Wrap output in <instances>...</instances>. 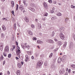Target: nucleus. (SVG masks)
Returning <instances> with one entry per match:
<instances>
[{
    "label": "nucleus",
    "mask_w": 75,
    "mask_h": 75,
    "mask_svg": "<svg viewBox=\"0 0 75 75\" xmlns=\"http://www.w3.org/2000/svg\"><path fill=\"white\" fill-rule=\"evenodd\" d=\"M42 64H43V62L42 61L40 60L38 62V63H37L36 66L37 68H40V67L42 65Z\"/></svg>",
    "instance_id": "f257e3e1"
},
{
    "label": "nucleus",
    "mask_w": 75,
    "mask_h": 75,
    "mask_svg": "<svg viewBox=\"0 0 75 75\" xmlns=\"http://www.w3.org/2000/svg\"><path fill=\"white\" fill-rule=\"evenodd\" d=\"M16 45H17V48L18 49V50L17 51V50H16V54L17 55H18V56L19 57V47L18 46V42H16Z\"/></svg>",
    "instance_id": "f03ea898"
},
{
    "label": "nucleus",
    "mask_w": 75,
    "mask_h": 75,
    "mask_svg": "<svg viewBox=\"0 0 75 75\" xmlns=\"http://www.w3.org/2000/svg\"><path fill=\"white\" fill-rule=\"evenodd\" d=\"M21 46L22 48H23V49H24L25 48H27V50H29L30 49V46H29V45H27L25 46H24L23 44H22Z\"/></svg>",
    "instance_id": "7ed1b4c3"
},
{
    "label": "nucleus",
    "mask_w": 75,
    "mask_h": 75,
    "mask_svg": "<svg viewBox=\"0 0 75 75\" xmlns=\"http://www.w3.org/2000/svg\"><path fill=\"white\" fill-rule=\"evenodd\" d=\"M59 37H60V38L62 40H64V38H65V36L62 33H60Z\"/></svg>",
    "instance_id": "20e7f679"
},
{
    "label": "nucleus",
    "mask_w": 75,
    "mask_h": 75,
    "mask_svg": "<svg viewBox=\"0 0 75 75\" xmlns=\"http://www.w3.org/2000/svg\"><path fill=\"white\" fill-rule=\"evenodd\" d=\"M20 8L21 10V11L23 12V13H24L25 12V11L24 10V9L23 8V6L22 5H21L20 6Z\"/></svg>",
    "instance_id": "39448f33"
},
{
    "label": "nucleus",
    "mask_w": 75,
    "mask_h": 75,
    "mask_svg": "<svg viewBox=\"0 0 75 75\" xmlns=\"http://www.w3.org/2000/svg\"><path fill=\"white\" fill-rule=\"evenodd\" d=\"M3 45H4V44L3 43H0V50L1 51H3Z\"/></svg>",
    "instance_id": "423d86ee"
},
{
    "label": "nucleus",
    "mask_w": 75,
    "mask_h": 75,
    "mask_svg": "<svg viewBox=\"0 0 75 75\" xmlns=\"http://www.w3.org/2000/svg\"><path fill=\"white\" fill-rule=\"evenodd\" d=\"M64 73H65V70H64V69H62L59 71V73L61 75L64 74Z\"/></svg>",
    "instance_id": "0eeeda50"
},
{
    "label": "nucleus",
    "mask_w": 75,
    "mask_h": 75,
    "mask_svg": "<svg viewBox=\"0 0 75 75\" xmlns=\"http://www.w3.org/2000/svg\"><path fill=\"white\" fill-rule=\"evenodd\" d=\"M67 59V55H64L62 59V62H65Z\"/></svg>",
    "instance_id": "6e6552de"
},
{
    "label": "nucleus",
    "mask_w": 75,
    "mask_h": 75,
    "mask_svg": "<svg viewBox=\"0 0 75 75\" xmlns=\"http://www.w3.org/2000/svg\"><path fill=\"white\" fill-rule=\"evenodd\" d=\"M9 50L8 49V46H6L5 48L4 51L5 52H8Z\"/></svg>",
    "instance_id": "1a4fd4ad"
},
{
    "label": "nucleus",
    "mask_w": 75,
    "mask_h": 75,
    "mask_svg": "<svg viewBox=\"0 0 75 75\" xmlns=\"http://www.w3.org/2000/svg\"><path fill=\"white\" fill-rule=\"evenodd\" d=\"M62 61V59L61 57H59L58 59V63L59 64H60L61 63V62Z\"/></svg>",
    "instance_id": "9d476101"
},
{
    "label": "nucleus",
    "mask_w": 75,
    "mask_h": 75,
    "mask_svg": "<svg viewBox=\"0 0 75 75\" xmlns=\"http://www.w3.org/2000/svg\"><path fill=\"white\" fill-rule=\"evenodd\" d=\"M44 8L46 9H47V8H48V6H47V5L45 2L44 3Z\"/></svg>",
    "instance_id": "9b49d317"
},
{
    "label": "nucleus",
    "mask_w": 75,
    "mask_h": 75,
    "mask_svg": "<svg viewBox=\"0 0 75 75\" xmlns=\"http://www.w3.org/2000/svg\"><path fill=\"white\" fill-rule=\"evenodd\" d=\"M11 6L12 7H14V2L13 1H11Z\"/></svg>",
    "instance_id": "f8f14e48"
},
{
    "label": "nucleus",
    "mask_w": 75,
    "mask_h": 75,
    "mask_svg": "<svg viewBox=\"0 0 75 75\" xmlns=\"http://www.w3.org/2000/svg\"><path fill=\"white\" fill-rule=\"evenodd\" d=\"M37 42L38 44H42V43H43V42L40 40H38L37 41Z\"/></svg>",
    "instance_id": "ddd939ff"
},
{
    "label": "nucleus",
    "mask_w": 75,
    "mask_h": 75,
    "mask_svg": "<svg viewBox=\"0 0 75 75\" xmlns=\"http://www.w3.org/2000/svg\"><path fill=\"white\" fill-rule=\"evenodd\" d=\"M73 47V44L72 43H71L70 44V46H69V48L70 49H71Z\"/></svg>",
    "instance_id": "4468645a"
},
{
    "label": "nucleus",
    "mask_w": 75,
    "mask_h": 75,
    "mask_svg": "<svg viewBox=\"0 0 75 75\" xmlns=\"http://www.w3.org/2000/svg\"><path fill=\"white\" fill-rule=\"evenodd\" d=\"M64 30H65L64 28H60L59 30L61 32L64 31Z\"/></svg>",
    "instance_id": "2eb2a0df"
},
{
    "label": "nucleus",
    "mask_w": 75,
    "mask_h": 75,
    "mask_svg": "<svg viewBox=\"0 0 75 75\" xmlns=\"http://www.w3.org/2000/svg\"><path fill=\"white\" fill-rule=\"evenodd\" d=\"M49 41V42H50V43H52V44H53L54 43V41L51 40H48Z\"/></svg>",
    "instance_id": "dca6fc26"
},
{
    "label": "nucleus",
    "mask_w": 75,
    "mask_h": 75,
    "mask_svg": "<svg viewBox=\"0 0 75 75\" xmlns=\"http://www.w3.org/2000/svg\"><path fill=\"white\" fill-rule=\"evenodd\" d=\"M55 34V32L54 31H53L51 33V35L52 37H54V34Z\"/></svg>",
    "instance_id": "f3484780"
},
{
    "label": "nucleus",
    "mask_w": 75,
    "mask_h": 75,
    "mask_svg": "<svg viewBox=\"0 0 75 75\" xmlns=\"http://www.w3.org/2000/svg\"><path fill=\"white\" fill-rule=\"evenodd\" d=\"M28 34L30 35H33V32L31 31H29L28 32Z\"/></svg>",
    "instance_id": "a211bd4d"
},
{
    "label": "nucleus",
    "mask_w": 75,
    "mask_h": 75,
    "mask_svg": "<svg viewBox=\"0 0 75 75\" xmlns=\"http://www.w3.org/2000/svg\"><path fill=\"white\" fill-rule=\"evenodd\" d=\"M67 46V42H65L64 44H63V47L64 48H65V47H66V46Z\"/></svg>",
    "instance_id": "6ab92c4d"
},
{
    "label": "nucleus",
    "mask_w": 75,
    "mask_h": 75,
    "mask_svg": "<svg viewBox=\"0 0 75 75\" xmlns=\"http://www.w3.org/2000/svg\"><path fill=\"white\" fill-rule=\"evenodd\" d=\"M5 35L3 33H1V38H4V37Z\"/></svg>",
    "instance_id": "aec40b11"
},
{
    "label": "nucleus",
    "mask_w": 75,
    "mask_h": 75,
    "mask_svg": "<svg viewBox=\"0 0 75 75\" xmlns=\"http://www.w3.org/2000/svg\"><path fill=\"white\" fill-rule=\"evenodd\" d=\"M4 59V57L3 56V55H2L1 57H0V61H1Z\"/></svg>",
    "instance_id": "412c9836"
},
{
    "label": "nucleus",
    "mask_w": 75,
    "mask_h": 75,
    "mask_svg": "<svg viewBox=\"0 0 75 75\" xmlns=\"http://www.w3.org/2000/svg\"><path fill=\"white\" fill-rule=\"evenodd\" d=\"M38 29L41 28V25L40 24H39L38 26Z\"/></svg>",
    "instance_id": "4be33fe9"
},
{
    "label": "nucleus",
    "mask_w": 75,
    "mask_h": 75,
    "mask_svg": "<svg viewBox=\"0 0 75 75\" xmlns=\"http://www.w3.org/2000/svg\"><path fill=\"white\" fill-rule=\"evenodd\" d=\"M2 28L3 30H4V31L6 30V28H5V26L4 25L2 26Z\"/></svg>",
    "instance_id": "5701e85b"
},
{
    "label": "nucleus",
    "mask_w": 75,
    "mask_h": 75,
    "mask_svg": "<svg viewBox=\"0 0 75 75\" xmlns=\"http://www.w3.org/2000/svg\"><path fill=\"white\" fill-rule=\"evenodd\" d=\"M25 21H26V22H28L29 21V19L28 18H27V17H26L25 19Z\"/></svg>",
    "instance_id": "b1692460"
},
{
    "label": "nucleus",
    "mask_w": 75,
    "mask_h": 75,
    "mask_svg": "<svg viewBox=\"0 0 75 75\" xmlns=\"http://www.w3.org/2000/svg\"><path fill=\"white\" fill-rule=\"evenodd\" d=\"M57 16H61L62 14L61 13H57Z\"/></svg>",
    "instance_id": "393cba45"
},
{
    "label": "nucleus",
    "mask_w": 75,
    "mask_h": 75,
    "mask_svg": "<svg viewBox=\"0 0 75 75\" xmlns=\"http://www.w3.org/2000/svg\"><path fill=\"white\" fill-rule=\"evenodd\" d=\"M58 45H61V42L59 41L58 42Z\"/></svg>",
    "instance_id": "a878e982"
},
{
    "label": "nucleus",
    "mask_w": 75,
    "mask_h": 75,
    "mask_svg": "<svg viewBox=\"0 0 75 75\" xmlns=\"http://www.w3.org/2000/svg\"><path fill=\"white\" fill-rule=\"evenodd\" d=\"M30 6L31 7H34L35 6V4H30Z\"/></svg>",
    "instance_id": "bb28decb"
},
{
    "label": "nucleus",
    "mask_w": 75,
    "mask_h": 75,
    "mask_svg": "<svg viewBox=\"0 0 75 75\" xmlns=\"http://www.w3.org/2000/svg\"><path fill=\"white\" fill-rule=\"evenodd\" d=\"M71 67L73 68L74 69H75V65L73 64L71 66Z\"/></svg>",
    "instance_id": "cd10ccee"
},
{
    "label": "nucleus",
    "mask_w": 75,
    "mask_h": 75,
    "mask_svg": "<svg viewBox=\"0 0 75 75\" xmlns=\"http://www.w3.org/2000/svg\"><path fill=\"white\" fill-rule=\"evenodd\" d=\"M18 4H17L16 10H18Z\"/></svg>",
    "instance_id": "c85d7f7f"
},
{
    "label": "nucleus",
    "mask_w": 75,
    "mask_h": 75,
    "mask_svg": "<svg viewBox=\"0 0 75 75\" xmlns=\"http://www.w3.org/2000/svg\"><path fill=\"white\" fill-rule=\"evenodd\" d=\"M68 18H65V22H66V23H67L68 22Z\"/></svg>",
    "instance_id": "c756f323"
},
{
    "label": "nucleus",
    "mask_w": 75,
    "mask_h": 75,
    "mask_svg": "<svg viewBox=\"0 0 75 75\" xmlns=\"http://www.w3.org/2000/svg\"><path fill=\"white\" fill-rule=\"evenodd\" d=\"M30 10L32 11H33V12H34V11H35V9L33 8H32V9Z\"/></svg>",
    "instance_id": "7c9ffc66"
},
{
    "label": "nucleus",
    "mask_w": 75,
    "mask_h": 75,
    "mask_svg": "<svg viewBox=\"0 0 75 75\" xmlns=\"http://www.w3.org/2000/svg\"><path fill=\"white\" fill-rule=\"evenodd\" d=\"M11 54H8V58H11Z\"/></svg>",
    "instance_id": "2f4dec72"
},
{
    "label": "nucleus",
    "mask_w": 75,
    "mask_h": 75,
    "mask_svg": "<svg viewBox=\"0 0 75 75\" xmlns=\"http://www.w3.org/2000/svg\"><path fill=\"white\" fill-rule=\"evenodd\" d=\"M53 55V53H52L49 56L50 58H51L52 57V55Z\"/></svg>",
    "instance_id": "473e14b6"
},
{
    "label": "nucleus",
    "mask_w": 75,
    "mask_h": 75,
    "mask_svg": "<svg viewBox=\"0 0 75 75\" xmlns=\"http://www.w3.org/2000/svg\"><path fill=\"white\" fill-rule=\"evenodd\" d=\"M44 65L45 67H47V65H48V64H47V62H45L44 63Z\"/></svg>",
    "instance_id": "72a5a7b5"
},
{
    "label": "nucleus",
    "mask_w": 75,
    "mask_h": 75,
    "mask_svg": "<svg viewBox=\"0 0 75 75\" xmlns=\"http://www.w3.org/2000/svg\"><path fill=\"white\" fill-rule=\"evenodd\" d=\"M28 53V55H31V52H27Z\"/></svg>",
    "instance_id": "f704fd0d"
},
{
    "label": "nucleus",
    "mask_w": 75,
    "mask_h": 75,
    "mask_svg": "<svg viewBox=\"0 0 75 75\" xmlns=\"http://www.w3.org/2000/svg\"><path fill=\"white\" fill-rule=\"evenodd\" d=\"M49 3H52V0H49L48 1Z\"/></svg>",
    "instance_id": "c9c22d12"
},
{
    "label": "nucleus",
    "mask_w": 75,
    "mask_h": 75,
    "mask_svg": "<svg viewBox=\"0 0 75 75\" xmlns=\"http://www.w3.org/2000/svg\"><path fill=\"white\" fill-rule=\"evenodd\" d=\"M3 54L4 56L5 57H6V52H5L3 53Z\"/></svg>",
    "instance_id": "e433bc0d"
},
{
    "label": "nucleus",
    "mask_w": 75,
    "mask_h": 75,
    "mask_svg": "<svg viewBox=\"0 0 75 75\" xmlns=\"http://www.w3.org/2000/svg\"><path fill=\"white\" fill-rule=\"evenodd\" d=\"M71 8H75V6H74L72 5H71Z\"/></svg>",
    "instance_id": "4c0bfd02"
},
{
    "label": "nucleus",
    "mask_w": 75,
    "mask_h": 75,
    "mask_svg": "<svg viewBox=\"0 0 75 75\" xmlns=\"http://www.w3.org/2000/svg\"><path fill=\"white\" fill-rule=\"evenodd\" d=\"M52 20H55L56 19V17H52Z\"/></svg>",
    "instance_id": "58836bf2"
},
{
    "label": "nucleus",
    "mask_w": 75,
    "mask_h": 75,
    "mask_svg": "<svg viewBox=\"0 0 75 75\" xmlns=\"http://www.w3.org/2000/svg\"><path fill=\"white\" fill-rule=\"evenodd\" d=\"M12 47L13 49H12V50H14V49H15V45H13Z\"/></svg>",
    "instance_id": "ea45409f"
},
{
    "label": "nucleus",
    "mask_w": 75,
    "mask_h": 75,
    "mask_svg": "<svg viewBox=\"0 0 75 75\" xmlns=\"http://www.w3.org/2000/svg\"><path fill=\"white\" fill-rule=\"evenodd\" d=\"M16 74L17 75H19V70H18L17 71Z\"/></svg>",
    "instance_id": "a19ab883"
},
{
    "label": "nucleus",
    "mask_w": 75,
    "mask_h": 75,
    "mask_svg": "<svg viewBox=\"0 0 75 75\" xmlns=\"http://www.w3.org/2000/svg\"><path fill=\"white\" fill-rule=\"evenodd\" d=\"M33 40H37V38L36 37H33Z\"/></svg>",
    "instance_id": "79ce46f5"
},
{
    "label": "nucleus",
    "mask_w": 75,
    "mask_h": 75,
    "mask_svg": "<svg viewBox=\"0 0 75 75\" xmlns=\"http://www.w3.org/2000/svg\"><path fill=\"white\" fill-rule=\"evenodd\" d=\"M48 15V13H45V14H44V16H47Z\"/></svg>",
    "instance_id": "37998d69"
},
{
    "label": "nucleus",
    "mask_w": 75,
    "mask_h": 75,
    "mask_svg": "<svg viewBox=\"0 0 75 75\" xmlns=\"http://www.w3.org/2000/svg\"><path fill=\"white\" fill-rule=\"evenodd\" d=\"M58 50V49H55L54 50V52H56V51H57V50Z\"/></svg>",
    "instance_id": "c03bdc74"
},
{
    "label": "nucleus",
    "mask_w": 75,
    "mask_h": 75,
    "mask_svg": "<svg viewBox=\"0 0 75 75\" xmlns=\"http://www.w3.org/2000/svg\"><path fill=\"white\" fill-rule=\"evenodd\" d=\"M25 58L26 59H29L28 58V55H25Z\"/></svg>",
    "instance_id": "a18cd8bd"
},
{
    "label": "nucleus",
    "mask_w": 75,
    "mask_h": 75,
    "mask_svg": "<svg viewBox=\"0 0 75 75\" xmlns=\"http://www.w3.org/2000/svg\"><path fill=\"white\" fill-rule=\"evenodd\" d=\"M29 59H27L26 58V59H25V61L26 62H27V61H28V60Z\"/></svg>",
    "instance_id": "49530a36"
},
{
    "label": "nucleus",
    "mask_w": 75,
    "mask_h": 75,
    "mask_svg": "<svg viewBox=\"0 0 75 75\" xmlns=\"http://www.w3.org/2000/svg\"><path fill=\"white\" fill-rule=\"evenodd\" d=\"M28 8L29 10H31V9L32 8H31L30 7H28Z\"/></svg>",
    "instance_id": "de8ad7c7"
},
{
    "label": "nucleus",
    "mask_w": 75,
    "mask_h": 75,
    "mask_svg": "<svg viewBox=\"0 0 75 75\" xmlns=\"http://www.w3.org/2000/svg\"><path fill=\"white\" fill-rule=\"evenodd\" d=\"M11 13L12 14H13V15H14V11H12Z\"/></svg>",
    "instance_id": "09e8293b"
},
{
    "label": "nucleus",
    "mask_w": 75,
    "mask_h": 75,
    "mask_svg": "<svg viewBox=\"0 0 75 75\" xmlns=\"http://www.w3.org/2000/svg\"><path fill=\"white\" fill-rule=\"evenodd\" d=\"M7 73L8 75H10V72L9 71H8Z\"/></svg>",
    "instance_id": "8fccbe9b"
},
{
    "label": "nucleus",
    "mask_w": 75,
    "mask_h": 75,
    "mask_svg": "<svg viewBox=\"0 0 75 75\" xmlns=\"http://www.w3.org/2000/svg\"><path fill=\"white\" fill-rule=\"evenodd\" d=\"M31 59H34V56H32L31 57Z\"/></svg>",
    "instance_id": "3c124183"
},
{
    "label": "nucleus",
    "mask_w": 75,
    "mask_h": 75,
    "mask_svg": "<svg viewBox=\"0 0 75 75\" xmlns=\"http://www.w3.org/2000/svg\"><path fill=\"white\" fill-rule=\"evenodd\" d=\"M31 27L32 28H34L35 27V26L33 25H32Z\"/></svg>",
    "instance_id": "603ef678"
},
{
    "label": "nucleus",
    "mask_w": 75,
    "mask_h": 75,
    "mask_svg": "<svg viewBox=\"0 0 75 75\" xmlns=\"http://www.w3.org/2000/svg\"><path fill=\"white\" fill-rule=\"evenodd\" d=\"M23 3H24V5H25V1H23Z\"/></svg>",
    "instance_id": "864d4df0"
},
{
    "label": "nucleus",
    "mask_w": 75,
    "mask_h": 75,
    "mask_svg": "<svg viewBox=\"0 0 75 75\" xmlns=\"http://www.w3.org/2000/svg\"><path fill=\"white\" fill-rule=\"evenodd\" d=\"M23 64H24V62H21V64L22 65H23Z\"/></svg>",
    "instance_id": "5fc2aeb1"
},
{
    "label": "nucleus",
    "mask_w": 75,
    "mask_h": 75,
    "mask_svg": "<svg viewBox=\"0 0 75 75\" xmlns=\"http://www.w3.org/2000/svg\"><path fill=\"white\" fill-rule=\"evenodd\" d=\"M54 12V11H53V10H52L51 11V13H53Z\"/></svg>",
    "instance_id": "6e6d98bb"
},
{
    "label": "nucleus",
    "mask_w": 75,
    "mask_h": 75,
    "mask_svg": "<svg viewBox=\"0 0 75 75\" xmlns=\"http://www.w3.org/2000/svg\"><path fill=\"white\" fill-rule=\"evenodd\" d=\"M42 20H43V21H45V18H43L42 19Z\"/></svg>",
    "instance_id": "4d7b16f0"
},
{
    "label": "nucleus",
    "mask_w": 75,
    "mask_h": 75,
    "mask_svg": "<svg viewBox=\"0 0 75 75\" xmlns=\"http://www.w3.org/2000/svg\"><path fill=\"white\" fill-rule=\"evenodd\" d=\"M35 21H36V22H38V19H35Z\"/></svg>",
    "instance_id": "13d9d810"
},
{
    "label": "nucleus",
    "mask_w": 75,
    "mask_h": 75,
    "mask_svg": "<svg viewBox=\"0 0 75 75\" xmlns=\"http://www.w3.org/2000/svg\"><path fill=\"white\" fill-rule=\"evenodd\" d=\"M3 62V64L4 65L5 63H6V61H5V60Z\"/></svg>",
    "instance_id": "bf43d9fd"
},
{
    "label": "nucleus",
    "mask_w": 75,
    "mask_h": 75,
    "mask_svg": "<svg viewBox=\"0 0 75 75\" xmlns=\"http://www.w3.org/2000/svg\"><path fill=\"white\" fill-rule=\"evenodd\" d=\"M16 27V24H14V28H15Z\"/></svg>",
    "instance_id": "052dcab7"
},
{
    "label": "nucleus",
    "mask_w": 75,
    "mask_h": 75,
    "mask_svg": "<svg viewBox=\"0 0 75 75\" xmlns=\"http://www.w3.org/2000/svg\"><path fill=\"white\" fill-rule=\"evenodd\" d=\"M68 68H67L66 69V71H67V72L68 71Z\"/></svg>",
    "instance_id": "680f3d73"
},
{
    "label": "nucleus",
    "mask_w": 75,
    "mask_h": 75,
    "mask_svg": "<svg viewBox=\"0 0 75 75\" xmlns=\"http://www.w3.org/2000/svg\"><path fill=\"white\" fill-rule=\"evenodd\" d=\"M54 40L55 41H58V40H57V39L56 38H54Z\"/></svg>",
    "instance_id": "e2e57ef3"
},
{
    "label": "nucleus",
    "mask_w": 75,
    "mask_h": 75,
    "mask_svg": "<svg viewBox=\"0 0 75 75\" xmlns=\"http://www.w3.org/2000/svg\"><path fill=\"white\" fill-rule=\"evenodd\" d=\"M70 71H71V69H69L68 70L69 73V72H70Z\"/></svg>",
    "instance_id": "0e129e2a"
},
{
    "label": "nucleus",
    "mask_w": 75,
    "mask_h": 75,
    "mask_svg": "<svg viewBox=\"0 0 75 75\" xmlns=\"http://www.w3.org/2000/svg\"><path fill=\"white\" fill-rule=\"evenodd\" d=\"M16 59L17 60V59H19V58H18V57H16Z\"/></svg>",
    "instance_id": "69168bd1"
},
{
    "label": "nucleus",
    "mask_w": 75,
    "mask_h": 75,
    "mask_svg": "<svg viewBox=\"0 0 75 75\" xmlns=\"http://www.w3.org/2000/svg\"><path fill=\"white\" fill-rule=\"evenodd\" d=\"M54 4H56V3H57V2H56V1H54Z\"/></svg>",
    "instance_id": "338daca9"
},
{
    "label": "nucleus",
    "mask_w": 75,
    "mask_h": 75,
    "mask_svg": "<svg viewBox=\"0 0 75 75\" xmlns=\"http://www.w3.org/2000/svg\"><path fill=\"white\" fill-rule=\"evenodd\" d=\"M65 75H68V72H66L65 74Z\"/></svg>",
    "instance_id": "774afa93"
}]
</instances>
